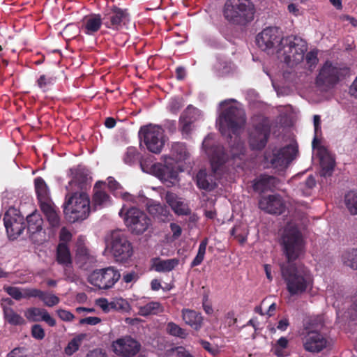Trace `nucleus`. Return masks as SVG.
<instances>
[{
  "label": "nucleus",
  "instance_id": "f257e3e1",
  "mask_svg": "<svg viewBox=\"0 0 357 357\" xmlns=\"http://www.w3.org/2000/svg\"><path fill=\"white\" fill-rule=\"evenodd\" d=\"M281 245L289 263L294 261L303 254L304 241L296 226L289 224L285 227L281 236ZM280 269L287 290L291 296H301L312 289L314 278L307 267L289 264H282Z\"/></svg>",
  "mask_w": 357,
  "mask_h": 357
},
{
  "label": "nucleus",
  "instance_id": "f03ea898",
  "mask_svg": "<svg viewBox=\"0 0 357 357\" xmlns=\"http://www.w3.org/2000/svg\"><path fill=\"white\" fill-rule=\"evenodd\" d=\"M258 47L268 54H276L278 59L289 66H294L304 59L306 42L296 36H282L278 27H267L256 37Z\"/></svg>",
  "mask_w": 357,
  "mask_h": 357
},
{
  "label": "nucleus",
  "instance_id": "7ed1b4c3",
  "mask_svg": "<svg viewBox=\"0 0 357 357\" xmlns=\"http://www.w3.org/2000/svg\"><path fill=\"white\" fill-rule=\"evenodd\" d=\"M220 106L223 111L218 119L219 130L222 135H228L230 138L232 137L231 134L235 135V144L231 145V155L233 158L240 157L245 151L244 143L238 139L245 126V112L234 100H225L220 102Z\"/></svg>",
  "mask_w": 357,
  "mask_h": 357
},
{
  "label": "nucleus",
  "instance_id": "20e7f679",
  "mask_svg": "<svg viewBox=\"0 0 357 357\" xmlns=\"http://www.w3.org/2000/svg\"><path fill=\"white\" fill-rule=\"evenodd\" d=\"M128 230L134 234H142L151 227V218L137 207L123 204L119 212Z\"/></svg>",
  "mask_w": 357,
  "mask_h": 357
},
{
  "label": "nucleus",
  "instance_id": "39448f33",
  "mask_svg": "<svg viewBox=\"0 0 357 357\" xmlns=\"http://www.w3.org/2000/svg\"><path fill=\"white\" fill-rule=\"evenodd\" d=\"M223 14L228 21L243 25L254 19L255 7L250 0H227Z\"/></svg>",
  "mask_w": 357,
  "mask_h": 357
},
{
  "label": "nucleus",
  "instance_id": "423d86ee",
  "mask_svg": "<svg viewBox=\"0 0 357 357\" xmlns=\"http://www.w3.org/2000/svg\"><path fill=\"white\" fill-rule=\"evenodd\" d=\"M323 326L321 318L310 319L301 333L304 349L310 352H319L327 345V340L318 332Z\"/></svg>",
  "mask_w": 357,
  "mask_h": 357
},
{
  "label": "nucleus",
  "instance_id": "0eeeda50",
  "mask_svg": "<svg viewBox=\"0 0 357 357\" xmlns=\"http://www.w3.org/2000/svg\"><path fill=\"white\" fill-rule=\"evenodd\" d=\"M66 206L64 208L66 215H70V220L75 222L86 219L90 211L89 197L85 192L75 193L73 195H66Z\"/></svg>",
  "mask_w": 357,
  "mask_h": 357
},
{
  "label": "nucleus",
  "instance_id": "6e6552de",
  "mask_svg": "<svg viewBox=\"0 0 357 357\" xmlns=\"http://www.w3.org/2000/svg\"><path fill=\"white\" fill-rule=\"evenodd\" d=\"M298 148L295 144H290L280 149L267 151L265 153L266 161L278 171L284 170L296 157Z\"/></svg>",
  "mask_w": 357,
  "mask_h": 357
},
{
  "label": "nucleus",
  "instance_id": "1a4fd4ad",
  "mask_svg": "<svg viewBox=\"0 0 357 357\" xmlns=\"http://www.w3.org/2000/svg\"><path fill=\"white\" fill-rule=\"evenodd\" d=\"M107 247L117 261H126L132 255L131 243L121 231L115 230L111 232Z\"/></svg>",
  "mask_w": 357,
  "mask_h": 357
},
{
  "label": "nucleus",
  "instance_id": "9d476101",
  "mask_svg": "<svg viewBox=\"0 0 357 357\" xmlns=\"http://www.w3.org/2000/svg\"><path fill=\"white\" fill-rule=\"evenodd\" d=\"M139 136L141 142L144 143L146 149L153 153H160L165 145V135L163 129L157 125H149L140 128Z\"/></svg>",
  "mask_w": 357,
  "mask_h": 357
},
{
  "label": "nucleus",
  "instance_id": "9b49d317",
  "mask_svg": "<svg viewBox=\"0 0 357 357\" xmlns=\"http://www.w3.org/2000/svg\"><path fill=\"white\" fill-rule=\"evenodd\" d=\"M121 274L114 266L94 270L88 277V282L99 289L107 290L119 280Z\"/></svg>",
  "mask_w": 357,
  "mask_h": 357
},
{
  "label": "nucleus",
  "instance_id": "f8f14e48",
  "mask_svg": "<svg viewBox=\"0 0 357 357\" xmlns=\"http://www.w3.org/2000/svg\"><path fill=\"white\" fill-rule=\"evenodd\" d=\"M349 73L350 69L348 67L326 62L319 72L317 82L318 84L333 86L349 76Z\"/></svg>",
  "mask_w": 357,
  "mask_h": 357
},
{
  "label": "nucleus",
  "instance_id": "ddd939ff",
  "mask_svg": "<svg viewBox=\"0 0 357 357\" xmlns=\"http://www.w3.org/2000/svg\"><path fill=\"white\" fill-rule=\"evenodd\" d=\"M141 348L139 342L128 336L118 338L111 344V349L117 357H146Z\"/></svg>",
  "mask_w": 357,
  "mask_h": 357
},
{
  "label": "nucleus",
  "instance_id": "4468645a",
  "mask_svg": "<svg viewBox=\"0 0 357 357\" xmlns=\"http://www.w3.org/2000/svg\"><path fill=\"white\" fill-rule=\"evenodd\" d=\"M213 135H208L203 141L202 146L208 155L212 169L216 173L228 160L229 155L225 153L223 147L219 145L211 146Z\"/></svg>",
  "mask_w": 357,
  "mask_h": 357
},
{
  "label": "nucleus",
  "instance_id": "2eb2a0df",
  "mask_svg": "<svg viewBox=\"0 0 357 357\" xmlns=\"http://www.w3.org/2000/svg\"><path fill=\"white\" fill-rule=\"evenodd\" d=\"M4 226L10 239L20 236L25 228L24 218L18 214L15 208H10L3 217Z\"/></svg>",
  "mask_w": 357,
  "mask_h": 357
},
{
  "label": "nucleus",
  "instance_id": "dca6fc26",
  "mask_svg": "<svg viewBox=\"0 0 357 357\" xmlns=\"http://www.w3.org/2000/svg\"><path fill=\"white\" fill-rule=\"evenodd\" d=\"M151 171L156 177L163 182L168 181L173 183V181L176 180L177 176L174 164L167 156L164 157V163L153 164L151 166Z\"/></svg>",
  "mask_w": 357,
  "mask_h": 357
},
{
  "label": "nucleus",
  "instance_id": "f3484780",
  "mask_svg": "<svg viewBox=\"0 0 357 357\" xmlns=\"http://www.w3.org/2000/svg\"><path fill=\"white\" fill-rule=\"evenodd\" d=\"M259 208L271 214H281L285 208L282 197L278 195L262 197L259 202Z\"/></svg>",
  "mask_w": 357,
  "mask_h": 357
},
{
  "label": "nucleus",
  "instance_id": "a211bd4d",
  "mask_svg": "<svg viewBox=\"0 0 357 357\" xmlns=\"http://www.w3.org/2000/svg\"><path fill=\"white\" fill-rule=\"evenodd\" d=\"M269 129L264 125L256 126L250 133L249 144L252 150H261L267 143Z\"/></svg>",
  "mask_w": 357,
  "mask_h": 357
},
{
  "label": "nucleus",
  "instance_id": "6ab92c4d",
  "mask_svg": "<svg viewBox=\"0 0 357 357\" xmlns=\"http://www.w3.org/2000/svg\"><path fill=\"white\" fill-rule=\"evenodd\" d=\"M103 20V23L107 28L119 29L128 21V17L124 10L114 8L105 15Z\"/></svg>",
  "mask_w": 357,
  "mask_h": 357
},
{
  "label": "nucleus",
  "instance_id": "aec40b11",
  "mask_svg": "<svg viewBox=\"0 0 357 357\" xmlns=\"http://www.w3.org/2000/svg\"><path fill=\"white\" fill-rule=\"evenodd\" d=\"M47 221L49 224V234L54 236L56 230L61 225V218L59 215V209L52 203L40 207Z\"/></svg>",
  "mask_w": 357,
  "mask_h": 357
},
{
  "label": "nucleus",
  "instance_id": "412c9836",
  "mask_svg": "<svg viewBox=\"0 0 357 357\" xmlns=\"http://www.w3.org/2000/svg\"><path fill=\"white\" fill-rule=\"evenodd\" d=\"M166 202L172 211L178 215H187L190 213L188 204L181 197L172 192H167L165 195Z\"/></svg>",
  "mask_w": 357,
  "mask_h": 357
},
{
  "label": "nucleus",
  "instance_id": "4be33fe9",
  "mask_svg": "<svg viewBox=\"0 0 357 357\" xmlns=\"http://www.w3.org/2000/svg\"><path fill=\"white\" fill-rule=\"evenodd\" d=\"M24 316L29 321L38 322L43 321L50 326H54L56 325L55 319L43 308L29 307L24 312Z\"/></svg>",
  "mask_w": 357,
  "mask_h": 357
},
{
  "label": "nucleus",
  "instance_id": "5701e85b",
  "mask_svg": "<svg viewBox=\"0 0 357 357\" xmlns=\"http://www.w3.org/2000/svg\"><path fill=\"white\" fill-rule=\"evenodd\" d=\"M102 20L98 14L85 16L80 22L79 30L86 35H93L101 27Z\"/></svg>",
  "mask_w": 357,
  "mask_h": 357
},
{
  "label": "nucleus",
  "instance_id": "b1692460",
  "mask_svg": "<svg viewBox=\"0 0 357 357\" xmlns=\"http://www.w3.org/2000/svg\"><path fill=\"white\" fill-rule=\"evenodd\" d=\"M181 317L185 324L198 331L203 326L204 318L201 313L191 309L183 308Z\"/></svg>",
  "mask_w": 357,
  "mask_h": 357
},
{
  "label": "nucleus",
  "instance_id": "393cba45",
  "mask_svg": "<svg viewBox=\"0 0 357 357\" xmlns=\"http://www.w3.org/2000/svg\"><path fill=\"white\" fill-rule=\"evenodd\" d=\"M13 304V301L9 298L3 300L1 305L3 310L5 319L12 325L24 324L25 321L23 317L15 312L10 306H6V305H11Z\"/></svg>",
  "mask_w": 357,
  "mask_h": 357
},
{
  "label": "nucleus",
  "instance_id": "a878e982",
  "mask_svg": "<svg viewBox=\"0 0 357 357\" xmlns=\"http://www.w3.org/2000/svg\"><path fill=\"white\" fill-rule=\"evenodd\" d=\"M35 188L40 207L52 204L47 186L43 178L38 177L35 179Z\"/></svg>",
  "mask_w": 357,
  "mask_h": 357
},
{
  "label": "nucleus",
  "instance_id": "bb28decb",
  "mask_svg": "<svg viewBox=\"0 0 357 357\" xmlns=\"http://www.w3.org/2000/svg\"><path fill=\"white\" fill-rule=\"evenodd\" d=\"M93 190L92 204L95 210L110 205V197L105 191L99 188L98 183L95 185Z\"/></svg>",
  "mask_w": 357,
  "mask_h": 357
},
{
  "label": "nucleus",
  "instance_id": "cd10ccee",
  "mask_svg": "<svg viewBox=\"0 0 357 357\" xmlns=\"http://www.w3.org/2000/svg\"><path fill=\"white\" fill-rule=\"evenodd\" d=\"M198 111L195 108L188 107L180 119V129L184 137H187L192 130V116L191 114H197Z\"/></svg>",
  "mask_w": 357,
  "mask_h": 357
},
{
  "label": "nucleus",
  "instance_id": "c85d7f7f",
  "mask_svg": "<svg viewBox=\"0 0 357 357\" xmlns=\"http://www.w3.org/2000/svg\"><path fill=\"white\" fill-rule=\"evenodd\" d=\"M190 156V152L185 144L174 142L172 144L170 156L171 160L176 162L184 161Z\"/></svg>",
  "mask_w": 357,
  "mask_h": 357
},
{
  "label": "nucleus",
  "instance_id": "c756f323",
  "mask_svg": "<svg viewBox=\"0 0 357 357\" xmlns=\"http://www.w3.org/2000/svg\"><path fill=\"white\" fill-rule=\"evenodd\" d=\"M179 264V259L176 258L162 259L156 258L153 262V268L157 272H169Z\"/></svg>",
  "mask_w": 357,
  "mask_h": 357
},
{
  "label": "nucleus",
  "instance_id": "7c9ffc66",
  "mask_svg": "<svg viewBox=\"0 0 357 357\" xmlns=\"http://www.w3.org/2000/svg\"><path fill=\"white\" fill-rule=\"evenodd\" d=\"M320 165L321 176H328L332 174L335 166V160L333 157L326 151H324L320 155Z\"/></svg>",
  "mask_w": 357,
  "mask_h": 357
},
{
  "label": "nucleus",
  "instance_id": "2f4dec72",
  "mask_svg": "<svg viewBox=\"0 0 357 357\" xmlns=\"http://www.w3.org/2000/svg\"><path fill=\"white\" fill-rule=\"evenodd\" d=\"M277 183V178L274 176L263 175L256 180L253 184V188L257 192H264L271 190L275 187Z\"/></svg>",
  "mask_w": 357,
  "mask_h": 357
},
{
  "label": "nucleus",
  "instance_id": "473e14b6",
  "mask_svg": "<svg viewBox=\"0 0 357 357\" xmlns=\"http://www.w3.org/2000/svg\"><path fill=\"white\" fill-rule=\"evenodd\" d=\"M146 205L148 211L152 215L159 218L162 221H165L168 219L169 212L165 206L160 203L151 201H149Z\"/></svg>",
  "mask_w": 357,
  "mask_h": 357
},
{
  "label": "nucleus",
  "instance_id": "72a5a7b5",
  "mask_svg": "<svg viewBox=\"0 0 357 357\" xmlns=\"http://www.w3.org/2000/svg\"><path fill=\"white\" fill-rule=\"evenodd\" d=\"M4 291L13 298L20 301L22 298H32L33 289H22L17 287L5 286Z\"/></svg>",
  "mask_w": 357,
  "mask_h": 357
},
{
  "label": "nucleus",
  "instance_id": "f704fd0d",
  "mask_svg": "<svg viewBox=\"0 0 357 357\" xmlns=\"http://www.w3.org/2000/svg\"><path fill=\"white\" fill-rule=\"evenodd\" d=\"M138 314L141 316L155 315L163 312L164 307L159 302H149L145 305L137 306Z\"/></svg>",
  "mask_w": 357,
  "mask_h": 357
},
{
  "label": "nucleus",
  "instance_id": "c9c22d12",
  "mask_svg": "<svg viewBox=\"0 0 357 357\" xmlns=\"http://www.w3.org/2000/svg\"><path fill=\"white\" fill-rule=\"evenodd\" d=\"M39 298L47 307H53L60 302V299L54 294L43 291L38 289H33L32 298Z\"/></svg>",
  "mask_w": 357,
  "mask_h": 357
},
{
  "label": "nucleus",
  "instance_id": "e433bc0d",
  "mask_svg": "<svg viewBox=\"0 0 357 357\" xmlns=\"http://www.w3.org/2000/svg\"><path fill=\"white\" fill-rule=\"evenodd\" d=\"M76 258L77 262L82 266L93 264L96 261L93 254L83 245H80L77 248Z\"/></svg>",
  "mask_w": 357,
  "mask_h": 357
},
{
  "label": "nucleus",
  "instance_id": "4c0bfd02",
  "mask_svg": "<svg viewBox=\"0 0 357 357\" xmlns=\"http://www.w3.org/2000/svg\"><path fill=\"white\" fill-rule=\"evenodd\" d=\"M26 220L28 231L31 234L34 235L42 231L43 220L40 215L33 213L27 216Z\"/></svg>",
  "mask_w": 357,
  "mask_h": 357
},
{
  "label": "nucleus",
  "instance_id": "58836bf2",
  "mask_svg": "<svg viewBox=\"0 0 357 357\" xmlns=\"http://www.w3.org/2000/svg\"><path fill=\"white\" fill-rule=\"evenodd\" d=\"M86 337V334L80 333L75 335L70 340L64 349V352L67 356H72L77 351Z\"/></svg>",
  "mask_w": 357,
  "mask_h": 357
},
{
  "label": "nucleus",
  "instance_id": "ea45409f",
  "mask_svg": "<svg viewBox=\"0 0 357 357\" xmlns=\"http://www.w3.org/2000/svg\"><path fill=\"white\" fill-rule=\"evenodd\" d=\"M56 260L59 264L68 266L71 264V257L68 245L60 243L57 247Z\"/></svg>",
  "mask_w": 357,
  "mask_h": 357
},
{
  "label": "nucleus",
  "instance_id": "a19ab883",
  "mask_svg": "<svg viewBox=\"0 0 357 357\" xmlns=\"http://www.w3.org/2000/svg\"><path fill=\"white\" fill-rule=\"evenodd\" d=\"M160 357H193L183 347H170L165 350L164 353L159 354Z\"/></svg>",
  "mask_w": 357,
  "mask_h": 357
},
{
  "label": "nucleus",
  "instance_id": "79ce46f5",
  "mask_svg": "<svg viewBox=\"0 0 357 357\" xmlns=\"http://www.w3.org/2000/svg\"><path fill=\"white\" fill-rule=\"evenodd\" d=\"M344 264L349 266L354 270L357 269V250L353 249L345 252L342 256Z\"/></svg>",
  "mask_w": 357,
  "mask_h": 357
},
{
  "label": "nucleus",
  "instance_id": "37998d69",
  "mask_svg": "<svg viewBox=\"0 0 357 357\" xmlns=\"http://www.w3.org/2000/svg\"><path fill=\"white\" fill-rule=\"evenodd\" d=\"M288 346V340L284 337H280L272 347V352L278 357H284L287 355L286 349Z\"/></svg>",
  "mask_w": 357,
  "mask_h": 357
},
{
  "label": "nucleus",
  "instance_id": "c03bdc74",
  "mask_svg": "<svg viewBox=\"0 0 357 357\" xmlns=\"http://www.w3.org/2000/svg\"><path fill=\"white\" fill-rule=\"evenodd\" d=\"M56 77L53 75H42L38 79L37 86L43 91H47L56 82Z\"/></svg>",
  "mask_w": 357,
  "mask_h": 357
},
{
  "label": "nucleus",
  "instance_id": "a18cd8bd",
  "mask_svg": "<svg viewBox=\"0 0 357 357\" xmlns=\"http://www.w3.org/2000/svg\"><path fill=\"white\" fill-rule=\"evenodd\" d=\"M166 331L169 335L181 339H185L188 335L185 329L174 322H169L167 324Z\"/></svg>",
  "mask_w": 357,
  "mask_h": 357
},
{
  "label": "nucleus",
  "instance_id": "49530a36",
  "mask_svg": "<svg viewBox=\"0 0 357 357\" xmlns=\"http://www.w3.org/2000/svg\"><path fill=\"white\" fill-rule=\"evenodd\" d=\"M345 205L352 215H357V194L350 192L345 195Z\"/></svg>",
  "mask_w": 357,
  "mask_h": 357
},
{
  "label": "nucleus",
  "instance_id": "de8ad7c7",
  "mask_svg": "<svg viewBox=\"0 0 357 357\" xmlns=\"http://www.w3.org/2000/svg\"><path fill=\"white\" fill-rule=\"evenodd\" d=\"M208 244V239H204L199 244L197 254L191 263V267H195L199 265L204 260L206 254V246Z\"/></svg>",
  "mask_w": 357,
  "mask_h": 357
},
{
  "label": "nucleus",
  "instance_id": "09e8293b",
  "mask_svg": "<svg viewBox=\"0 0 357 357\" xmlns=\"http://www.w3.org/2000/svg\"><path fill=\"white\" fill-rule=\"evenodd\" d=\"M197 184L199 188L204 190H211L213 183L207 179V174L206 170L201 169L196 176Z\"/></svg>",
  "mask_w": 357,
  "mask_h": 357
},
{
  "label": "nucleus",
  "instance_id": "8fccbe9b",
  "mask_svg": "<svg viewBox=\"0 0 357 357\" xmlns=\"http://www.w3.org/2000/svg\"><path fill=\"white\" fill-rule=\"evenodd\" d=\"M139 153L136 148L130 146L127 149L123 156V161L126 164L132 165L139 159Z\"/></svg>",
  "mask_w": 357,
  "mask_h": 357
},
{
  "label": "nucleus",
  "instance_id": "3c124183",
  "mask_svg": "<svg viewBox=\"0 0 357 357\" xmlns=\"http://www.w3.org/2000/svg\"><path fill=\"white\" fill-rule=\"evenodd\" d=\"M199 342L206 351L214 356L218 355L220 352V347L218 344H213L204 340H200Z\"/></svg>",
  "mask_w": 357,
  "mask_h": 357
},
{
  "label": "nucleus",
  "instance_id": "603ef678",
  "mask_svg": "<svg viewBox=\"0 0 357 357\" xmlns=\"http://www.w3.org/2000/svg\"><path fill=\"white\" fill-rule=\"evenodd\" d=\"M96 304L101 308L105 312H108L111 310L116 309V304L114 302H109L107 298H100L96 301Z\"/></svg>",
  "mask_w": 357,
  "mask_h": 357
},
{
  "label": "nucleus",
  "instance_id": "864d4df0",
  "mask_svg": "<svg viewBox=\"0 0 357 357\" xmlns=\"http://www.w3.org/2000/svg\"><path fill=\"white\" fill-rule=\"evenodd\" d=\"M121 197L126 202H130L137 205H138L144 199V197H135L134 195H130V193L128 192L122 193Z\"/></svg>",
  "mask_w": 357,
  "mask_h": 357
},
{
  "label": "nucleus",
  "instance_id": "5fc2aeb1",
  "mask_svg": "<svg viewBox=\"0 0 357 357\" xmlns=\"http://www.w3.org/2000/svg\"><path fill=\"white\" fill-rule=\"evenodd\" d=\"M31 335L37 340H43L45 337V331L39 324H35L31 328Z\"/></svg>",
  "mask_w": 357,
  "mask_h": 357
},
{
  "label": "nucleus",
  "instance_id": "6e6d98bb",
  "mask_svg": "<svg viewBox=\"0 0 357 357\" xmlns=\"http://www.w3.org/2000/svg\"><path fill=\"white\" fill-rule=\"evenodd\" d=\"M56 313L59 317L64 321H72L75 318L73 314L66 310L59 309Z\"/></svg>",
  "mask_w": 357,
  "mask_h": 357
},
{
  "label": "nucleus",
  "instance_id": "4d7b16f0",
  "mask_svg": "<svg viewBox=\"0 0 357 357\" xmlns=\"http://www.w3.org/2000/svg\"><path fill=\"white\" fill-rule=\"evenodd\" d=\"M139 278L138 274L135 271H131L123 274L122 280L125 283L135 282Z\"/></svg>",
  "mask_w": 357,
  "mask_h": 357
},
{
  "label": "nucleus",
  "instance_id": "13d9d810",
  "mask_svg": "<svg viewBox=\"0 0 357 357\" xmlns=\"http://www.w3.org/2000/svg\"><path fill=\"white\" fill-rule=\"evenodd\" d=\"M7 357H26L25 348H15L7 356Z\"/></svg>",
  "mask_w": 357,
  "mask_h": 357
},
{
  "label": "nucleus",
  "instance_id": "bf43d9fd",
  "mask_svg": "<svg viewBox=\"0 0 357 357\" xmlns=\"http://www.w3.org/2000/svg\"><path fill=\"white\" fill-rule=\"evenodd\" d=\"M101 321V319L97 317H88L84 319H81L79 320L80 324H88L91 326H95L99 324Z\"/></svg>",
  "mask_w": 357,
  "mask_h": 357
},
{
  "label": "nucleus",
  "instance_id": "052dcab7",
  "mask_svg": "<svg viewBox=\"0 0 357 357\" xmlns=\"http://www.w3.org/2000/svg\"><path fill=\"white\" fill-rule=\"evenodd\" d=\"M71 237V233L66 227H62L59 235L61 243H64L66 244L67 242L70 241Z\"/></svg>",
  "mask_w": 357,
  "mask_h": 357
},
{
  "label": "nucleus",
  "instance_id": "680f3d73",
  "mask_svg": "<svg viewBox=\"0 0 357 357\" xmlns=\"http://www.w3.org/2000/svg\"><path fill=\"white\" fill-rule=\"evenodd\" d=\"M305 59L310 66H314L317 62V53L314 52L307 53Z\"/></svg>",
  "mask_w": 357,
  "mask_h": 357
},
{
  "label": "nucleus",
  "instance_id": "e2e57ef3",
  "mask_svg": "<svg viewBox=\"0 0 357 357\" xmlns=\"http://www.w3.org/2000/svg\"><path fill=\"white\" fill-rule=\"evenodd\" d=\"M182 107L179 100L173 99L169 104V108L172 112H176Z\"/></svg>",
  "mask_w": 357,
  "mask_h": 357
},
{
  "label": "nucleus",
  "instance_id": "0e129e2a",
  "mask_svg": "<svg viewBox=\"0 0 357 357\" xmlns=\"http://www.w3.org/2000/svg\"><path fill=\"white\" fill-rule=\"evenodd\" d=\"M170 229L173 233V237L174 238H177L181 236L182 229L179 225L176 223H171Z\"/></svg>",
  "mask_w": 357,
  "mask_h": 357
},
{
  "label": "nucleus",
  "instance_id": "69168bd1",
  "mask_svg": "<svg viewBox=\"0 0 357 357\" xmlns=\"http://www.w3.org/2000/svg\"><path fill=\"white\" fill-rule=\"evenodd\" d=\"M86 357H107V355L100 349H96L90 351L87 354Z\"/></svg>",
  "mask_w": 357,
  "mask_h": 357
},
{
  "label": "nucleus",
  "instance_id": "338daca9",
  "mask_svg": "<svg viewBox=\"0 0 357 357\" xmlns=\"http://www.w3.org/2000/svg\"><path fill=\"white\" fill-rule=\"evenodd\" d=\"M225 319L226 322L229 326L234 325L236 322V318L235 317V313L234 311H230L227 312L225 316Z\"/></svg>",
  "mask_w": 357,
  "mask_h": 357
},
{
  "label": "nucleus",
  "instance_id": "774afa93",
  "mask_svg": "<svg viewBox=\"0 0 357 357\" xmlns=\"http://www.w3.org/2000/svg\"><path fill=\"white\" fill-rule=\"evenodd\" d=\"M287 10L290 13L293 14L294 16H298L301 15V12L300 10L299 7L294 3L289 4Z\"/></svg>",
  "mask_w": 357,
  "mask_h": 357
}]
</instances>
